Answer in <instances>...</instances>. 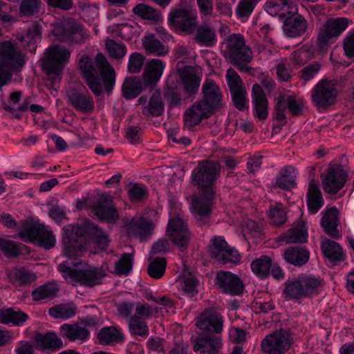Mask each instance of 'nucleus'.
<instances>
[{
  "label": "nucleus",
  "mask_w": 354,
  "mask_h": 354,
  "mask_svg": "<svg viewBox=\"0 0 354 354\" xmlns=\"http://www.w3.org/2000/svg\"><path fill=\"white\" fill-rule=\"evenodd\" d=\"M221 166L218 162L205 160L198 162L192 171V184L204 192L192 199V213L198 225L207 223L212 211L211 201L214 198V183L220 176Z\"/></svg>",
  "instance_id": "f257e3e1"
},
{
  "label": "nucleus",
  "mask_w": 354,
  "mask_h": 354,
  "mask_svg": "<svg viewBox=\"0 0 354 354\" xmlns=\"http://www.w3.org/2000/svg\"><path fill=\"white\" fill-rule=\"evenodd\" d=\"M115 71L102 53H97L94 64L90 65V89L100 96L103 88L109 95L115 83Z\"/></svg>",
  "instance_id": "f03ea898"
},
{
  "label": "nucleus",
  "mask_w": 354,
  "mask_h": 354,
  "mask_svg": "<svg viewBox=\"0 0 354 354\" xmlns=\"http://www.w3.org/2000/svg\"><path fill=\"white\" fill-rule=\"evenodd\" d=\"M63 230L66 235L64 238V254L66 257H79L86 251L88 236L87 219H80L75 225H68Z\"/></svg>",
  "instance_id": "7ed1b4c3"
},
{
  "label": "nucleus",
  "mask_w": 354,
  "mask_h": 354,
  "mask_svg": "<svg viewBox=\"0 0 354 354\" xmlns=\"http://www.w3.org/2000/svg\"><path fill=\"white\" fill-rule=\"evenodd\" d=\"M25 63L24 55L15 43H0V90L10 81L12 73L21 70Z\"/></svg>",
  "instance_id": "20e7f679"
},
{
  "label": "nucleus",
  "mask_w": 354,
  "mask_h": 354,
  "mask_svg": "<svg viewBox=\"0 0 354 354\" xmlns=\"http://www.w3.org/2000/svg\"><path fill=\"white\" fill-rule=\"evenodd\" d=\"M225 44V57L228 58L239 71H248L250 68L246 64L252 60L253 53L245 44L244 37L241 34H232L226 39Z\"/></svg>",
  "instance_id": "39448f33"
},
{
  "label": "nucleus",
  "mask_w": 354,
  "mask_h": 354,
  "mask_svg": "<svg viewBox=\"0 0 354 354\" xmlns=\"http://www.w3.org/2000/svg\"><path fill=\"white\" fill-rule=\"evenodd\" d=\"M70 57V52L60 46L55 45L46 49L41 66L53 83L60 82L64 66Z\"/></svg>",
  "instance_id": "423d86ee"
},
{
  "label": "nucleus",
  "mask_w": 354,
  "mask_h": 354,
  "mask_svg": "<svg viewBox=\"0 0 354 354\" xmlns=\"http://www.w3.org/2000/svg\"><path fill=\"white\" fill-rule=\"evenodd\" d=\"M90 209L100 222L115 224L120 218L113 197L106 192H99L92 196Z\"/></svg>",
  "instance_id": "0eeeda50"
},
{
  "label": "nucleus",
  "mask_w": 354,
  "mask_h": 354,
  "mask_svg": "<svg viewBox=\"0 0 354 354\" xmlns=\"http://www.w3.org/2000/svg\"><path fill=\"white\" fill-rule=\"evenodd\" d=\"M19 235L24 241L37 243L47 250L53 248L56 243L53 231L43 224H24L20 227Z\"/></svg>",
  "instance_id": "6e6552de"
},
{
  "label": "nucleus",
  "mask_w": 354,
  "mask_h": 354,
  "mask_svg": "<svg viewBox=\"0 0 354 354\" xmlns=\"http://www.w3.org/2000/svg\"><path fill=\"white\" fill-rule=\"evenodd\" d=\"M167 21L171 28L189 35L194 32L198 24V13L191 8L176 9L170 12Z\"/></svg>",
  "instance_id": "1a4fd4ad"
},
{
  "label": "nucleus",
  "mask_w": 354,
  "mask_h": 354,
  "mask_svg": "<svg viewBox=\"0 0 354 354\" xmlns=\"http://www.w3.org/2000/svg\"><path fill=\"white\" fill-rule=\"evenodd\" d=\"M347 177V171L342 165L330 162L325 173L321 175L323 189L331 195L337 194L345 185Z\"/></svg>",
  "instance_id": "9d476101"
},
{
  "label": "nucleus",
  "mask_w": 354,
  "mask_h": 354,
  "mask_svg": "<svg viewBox=\"0 0 354 354\" xmlns=\"http://www.w3.org/2000/svg\"><path fill=\"white\" fill-rule=\"evenodd\" d=\"M292 344V335L286 330H277L261 341V350L266 354H284Z\"/></svg>",
  "instance_id": "9b49d317"
},
{
  "label": "nucleus",
  "mask_w": 354,
  "mask_h": 354,
  "mask_svg": "<svg viewBox=\"0 0 354 354\" xmlns=\"http://www.w3.org/2000/svg\"><path fill=\"white\" fill-rule=\"evenodd\" d=\"M348 21L346 18L337 17L328 19L319 30L317 44L324 48L328 44L335 41L337 37L348 27Z\"/></svg>",
  "instance_id": "f8f14e48"
},
{
  "label": "nucleus",
  "mask_w": 354,
  "mask_h": 354,
  "mask_svg": "<svg viewBox=\"0 0 354 354\" xmlns=\"http://www.w3.org/2000/svg\"><path fill=\"white\" fill-rule=\"evenodd\" d=\"M58 270L68 283L86 285L88 282V265L86 262L76 259L72 268L68 261H64L59 265Z\"/></svg>",
  "instance_id": "ddd939ff"
},
{
  "label": "nucleus",
  "mask_w": 354,
  "mask_h": 354,
  "mask_svg": "<svg viewBox=\"0 0 354 354\" xmlns=\"http://www.w3.org/2000/svg\"><path fill=\"white\" fill-rule=\"evenodd\" d=\"M337 95L336 84L331 80H322L314 87L312 100L317 107L326 108L335 103Z\"/></svg>",
  "instance_id": "4468645a"
},
{
  "label": "nucleus",
  "mask_w": 354,
  "mask_h": 354,
  "mask_svg": "<svg viewBox=\"0 0 354 354\" xmlns=\"http://www.w3.org/2000/svg\"><path fill=\"white\" fill-rule=\"evenodd\" d=\"M167 234L178 248L187 247L191 236L187 222L179 216H174L169 220Z\"/></svg>",
  "instance_id": "2eb2a0df"
},
{
  "label": "nucleus",
  "mask_w": 354,
  "mask_h": 354,
  "mask_svg": "<svg viewBox=\"0 0 354 354\" xmlns=\"http://www.w3.org/2000/svg\"><path fill=\"white\" fill-rule=\"evenodd\" d=\"M216 285L221 291L230 295H240L244 290L243 280L229 271H219L216 276Z\"/></svg>",
  "instance_id": "dca6fc26"
},
{
  "label": "nucleus",
  "mask_w": 354,
  "mask_h": 354,
  "mask_svg": "<svg viewBox=\"0 0 354 354\" xmlns=\"http://www.w3.org/2000/svg\"><path fill=\"white\" fill-rule=\"evenodd\" d=\"M154 227L155 225L151 221L142 216L133 217L126 224L127 235L141 241L151 236Z\"/></svg>",
  "instance_id": "f3484780"
},
{
  "label": "nucleus",
  "mask_w": 354,
  "mask_h": 354,
  "mask_svg": "<svg viewBox=\"0 0 354 354\" xmlns=\"http://www.w3.org/2000/svg\"><path fill=\"white\" fill-rule=\"evenodd\" d=\"M214 111L204 102L198 100L194 102L184 113L183 119L185 127L192 128L198 125L202 120L209 118Z\"/></svg>",
  "instance_id": "a211bd4d"
},
{
  "label": "nucleus",
  "mask_w": 354,
  "mask_h": 354,
  "mask_svg": "<svg viewBox=\"0 0 354 354\" xmlns=\"http://www.w3.org/2000/svg\"><path fill=\"white\" fill-rule=\"evenodd\" d=\"M196 326L203 330L221 333L223 328V319L214 309H206L198 317Z\"/></svg>",
  "instance_id": "6ab92c4d"
},
{
  "label": "nucleus",
  "mask_w": 354,
  "mask_h": 354,
  "mask_svg": "<svg viewBox=\"0 0 354 354\" xmlns=\"http://www.w3.org/2000/svg\"><path fill=\"white\" fill-rule=\"evenodd\" d=\"M192 342L193 350L196 354H218L222 346L221 339L212 333L203 334Z\"/></svg>",
  "instance_id": "aec40b11"
},
{
  "label": "nucleus",
  "mask_w": 354,
  "mask_h": 354,
  "mask_svg": "<svg viewBox=\"0 0 354 354\" xmlns=\"http://www.w3.org/2000/svg\"><path fill=\"white\" fill-rule=\"evenodd\" d=\"M202 93L203 99L201 101L204 102L212 110L215 111L221 106L223 95L220 88L214 80H205L202 86Z\"/></svg>",
  "instance_id": "412c9836"
},
{
  "label": "nucleus",
  "mask_w": 354,
  "mask_h": 354,
  "mask_svg": "<svg viewBox=\"0 0 354 354\" xmlns=\"http://www.w3.org/2000/svg\"><path fill=\"white\" fill-rule=\"evenodd\" d=\"M252 103L254 116L261 120H266L268 115V101L259 84L252 86Z\"/></svg>",
  "instance_id": "4be33fe9"
},
{
  "label": "nucleus",
  "mask_w": 354,
  "mask_h": 354,
  "mask_svg": "<svg viewBox=\"0 0 354 354\" xmlns=\"http://www.w3.org/2000/svg\"><path fill=\"white\" fill-rule=\"evenodd\" d=\"M165 64L159 59H152L148 62L142 73L145 86H154L160 79Z\"/></svg>",
  "instance_id": "5701e85b"
},
{
  "label": "nucleus",
  "mask_w": 354,
  "mask_h": 354,
  "mask_svg": "<svg viewBox=\"0 0 354 354\" xmlns=\"http://www.w3.org/2000/svg\"><path fill=\"white\" fill-rule=\"evenodd\" d=\"M9 281L15 287L30 286L36 281L35 272L25 267H17L8 271Z\"/></svg>",
  "instance_id": "b1692460"
},
{
  "label": "nucleus",
  "mask_w": 354,
  "mask_h": 354,
  "mask_svg": "<svg viewBox=\"0 0 354 354\" xmlns=\"http://www.w3.org/2000/svg\"><path fill=\"white\" fill-rule=\"evenodd\" d=\"M322 214L321 225L325 232L335 239H339L341 234L337 229L339 224V212L337 209L335 207H331L322 212Z\"/></svg>",
  "instance_id": "393cba45"
},
{
  "label": "nucleus",
  "mask_w": 354,
  "mask_h": 354,
  "mask_svg": "<svg viewBox=\"0 0 354 354\" xmlns=\"http://www.w3.org/2000/svg\"><path fill=\"white\" fill-rule=\"evenodd\" d=\"M142 45L148 55L162 57L169 52V47L154 34H146L142 39Z\"/></svg>",
  "instance_id": "a878e982"
},
{
  "label": "nucleus",
  "mask_w": 354,
  "mask_h": 354,
  "mask_svg": "<svg viewBox=\"0 0 354 354\" xmlns=\"http://www.w3.org/2000/svg\"><path fill=\"white\" fill-rule=\"evenodd\" d=\"M194 32L193 41L201 46L211 47L217 42L215 30L209 24L197 25Z\"/></svg>",
  "instance_id": "bb28decb"
},
{
  "label": "nucleus",
  "mask_w": 354,
  "mask_h": 354,
  "mask_svg": "<svg viewBox=\"0 0 354 354\" xmlns=\"http://www.w3.org/2000/svg\"><path fill=\"white\" fill-rule=\"evenodd\" d=\"M264 7L267 12L272 16L286 17L290 12H297L296 5L290 0H268Z\"/></svg>",
  "instance_id": "cd10ccee"
},
{
  "label": "nucleus",
  "mask_w": 354,
  "mask_h": 354,
  "mask_svg": "<svg viewBox=\"0 0 354 354\" xmlns=\"http://www.w3.org/2000/svg\"><path fill=\"white\" fill-rule=\"evenodd\" d=\"M291 16L288 17L285 21L284 31L291 37H295L303 34L307 28L306 21L297 12H290Z\"/></svg>",
  "instance_id": "c85d7f7f"
},
{
  "label": "nucleus",
  "mask_w": 354,
  "mask_h": 354,
  "mask_svg": "<svg viewBox=\"0 0 354 354\" xmlns=\"http://www.w3.org/2000/svg\"><path fill=\"white\" fill-rule=\"evenodd\" d=\"M109 243L108 234L97 225L90 223V245H93L95 250L93 254L105 250Z\"/></svg>",
  "instance_id": "c756f323"
},
{
  "label": "nucleus",
  "mask_w": 354,
  "mask_h": 354,
  "mask_svg": "<svg viewBox=\"0 0 354 354\" xmlns=\"http://www.w3.org/2000/svg\"><path fill=\"white\" fill-rule=\"evenodd\" d=\"M180 78L187 93L192 95L198 91L201 80L192 67H184L180 71Z\"/></svg>",
  "instance_id": "7c9ffc66"
},
{
  "label": "nucleus",
  "mask_w": 354,
  "mask_h": 354,
  "mask_svg": "<svg viewBox=\"0 0 354 354\" xmlns=\"http://www.w3.org/2000/svg\"><path fill=\"white\" fill-rule=\"evenodd\" d=\"M308 232L303 221L293 223L292 227L281 236V240L286 243H304L306 241Z\"/></svg>",
  "instance_id": "2f4dec72"
},
{
  "label": "nucleus",
  "mask_w": 354,
  "mask_h": 354,
  "mask_svg": "<svg viewBox=\"0 0 354 354\" xmlns=\"http://www.w3.org/2000/svg\"><path fill=\"white\" fill-rule=\"evenodd\" d=\"M35 342L39 349L43 351H55L63 347L62 340L53 331L37 335L35 337Z\"/></svg>",
  "instance_id": "473e14b6"
},
{
  "label": "nucleus",
  "mask_w": 354,
  "mask_h": 354,
  "mask_svg": "<svg viewBox=\"0 0 354 354\" xmlns=\"http://www.w3.org/2000/svg\"><path fill=\"white\" fill-rule=\"evenodd\" d=\"M307 205L310 214L317 213L324 205L322 194L317 184L312 180L307 192Z\"/></svg>",
  "instance_id": "72a5a7b5"
},
{
  "label": "nucleus",
  "mask_w": 354,
  "mask_h": 354,
  "mask_svg": "<svg viewBox=\"0 0 354 354\" xmlns=\"http://www.w3.org/2000/svg\"><path fill=\"white\" fill-rule=\"evenodd\" d=\"M321 249L324 257L332 262H339L344 259L342 247L333 240L326 238L322 239Z\"/></svg>",
  "instance_id": "f704fd0d"
},
{
  "label": "nucleus",
  "mask_w": 354,
  "mask_h": 354,
  "mask_svg": "<svg viewBox=\"0 0 354 354\" xmlns=\"http://www.w3.org/2000/svg\"><path fill=\"white\" fill-rule=\"evenodd\" d=\"M99 344L102 345H113L124 339L120 328L114 326H105L100 329L97 335Z\"/></svg>",
  "instance_id": "c9c22d12"
},
{
  "label": "nucleus",
  "mask_w": 354,
  "mask_h": 354,
  "mask_svg": "<svg viewBox=\"0 0 354 354\" xmlns=\"http://www.w3.org/2000/svg\"><path fill=\"white\" fill-rule=\"evenodd\" d=\"M283 255L287 262L296 266L306 264L309 259V252L302 247H289Z\"/></svg>",
  "instance_id": "e433bc0d"
},
{
  "label": "nucleus",
  "mask_w": 354,
  "mask_h": 354,
  "mask_svg": "<svg viewBox=\"0 0 354 354\" xmlns=\"http://www.w3.org/2000/svg\"><path fill=\"white\" fill-rule=\"evenodd\" d=\"M295 169L288 165L280 169L276 177V185L285 190L293 187L295 185Z\"/></svg>",
  "instance_id": "4c0bfd02"
},
{
  "label": "nucleus",
  "mask_w": 354,
  "mask_h": 354,
  "mask_svg": "<svg viewBox=\"0 0 354 354\" xmlns=\"http://www.w3.org/2000/svg\"><path fill=\"white\" fill-rule=\"evenodd\" d=\"M60 335L71 341L85 339L87 330L77 324H64L59 327Z\"/></svg>",
  "instance_id": "58836bf2"
},
{
  "label": "nucleus",
  "mask_w": 354,
  "mask_h": 354,
  "mask_svg": "<svg viewBox=\"0 0 354 354\" xmlns=\"http://www.w3.org/2000/svg\"><path fill=\"white\" fill-rule=\"evenodd\" d=\"M59 292L58 286L53 282L41 285L32 291V299L35 301L50 299L55 297Z\"/></svg>",
  "instance_id": "ea45409f"
},
{
  "label": "nucleus",
  "mask_w": 354,
  "mask_h": 354,
  "mask_svg": "<svg viewBox=\"0 0 354 354\" xmlns=\"http://www.w3.org/2000/svg\"><path fill=\"white\" fill-rule=\"evenodd\" d=\"M77 306L71 302L55 305L48 310L49 315L54 319H68L76 315Z\"/></svg>",
  "instance_id": "a19ab883"
},
{
  "label": "nucleus",
  "mask_w": 354,
  "mask_h": 354,
  "mask_svg": "<svg viewBox=\"0 0 354 354\" xmlns=\"http://www.w3.org/2000/svg\"><path fill=\"white\" fill-rule=\"evenodd\" d=\"M142 89V84L139 78L127 77L122 86V95L127 100L133 99L141 93Z\"/></svg>",
  "instance_id": "79ce46f5"
},
{
  "label": "nucleus",
  "mask_w": 354,
  "mask_h": 354,
  "mask_svg": "<svg viewBox=\"0 0 354 354\" xmlns=\"http://www.w3.org/2000/svg\"><path fill=\"white\" fill-rule=\"evenodd\" d=\"M164 112L161 94L156 91L150 97L149 104L143 107L142 113L146 116L158 117Z\"/></svg>",
  "instance_id": "37998d69"
},
{
  "label": "nucleus",
  "mask_w": 354,
  "mask_h": 354,
  "mask_svg": "<svg viewBox=\"0 0 354 354\" xmlns=\"http://www.w3.org/2000/svg\"><path fill=\"white\" fill-rule=\"evenodd\" d=\"M133 12L140 18L155 23L161 21L162 15L160 11L145 3L136 5Z\"/></svg>",
  "instance_id": "c03bdc74"
},
{
  "label": "nucleus",
  "mask_w": 354,
  "mask_h": 354,
  "mask_svg": "<svg viewBox=\"0 0 354 354\" xmlns=\"http://www.w3.org/2000/svg\"><path fill=\"white\" fill-rule=\"evenodd\" d=\"M272 267V260L268 256H261L251 263L252 272L261 278L268 276Z\"/></svg>",
  "instance_id": "a18cd8bd"
},
{
  "label": "nucleus",
  "mask_w": 354,
  "mask_h": 354,
  "mask_svg": "<svg viewBox=\"0 0 354 354\" xmlns=\"http://www.w3.org/2000/svg\"><path fill=\"white\" fill-rule=\"evenodd\" d=\"M67 96L70 103L77 111L86 113L88 111V100L83 93L75 89L67 91Z\"/></svg>",
  "instance_id": "49530a36"
},
{
  "label": "nucleus",
  "mask_w": 354,
  "mask_h": 354,
  "mask_svg": "<svg viewBox=\"0 0 354 354\" xmlns=\"http://www.w3.org/2000/svg\"><path fill=\"white\" fill-rule=\"evenodd\" d=\"M127 192L130 201L133 203L147 200L149 195L147 187L140 183H129L127 187Z\"/></svg>",
  "instance_id": "de8ad7c7"
},
{
  "label": "nucleus",
  "mask_w": 354,
  "mask_h": 354,
  "mask_svg": "<svg viewBox=\"0 0 354 354\" xmlns=\"http://www.w3.org/2000/svg\"><path fill=\"white\" fill-rule=\"evenodd\" d=\"M302 289L305 297L316 294L319 288L322 286V280L315 277L299 276Z\"/></svg>",
  "instance_id": "09e8293b"
},
{
  "label": "nucleus",
  "mask_w": 354,
  "mask_h": 354,
  "mask_svg": "<svg viewBox=\"0 0 354 354\" xmlns=\"http://www.w3.org/2000/svg\"><path fill=\"white\" fill-rule=\"evenodd\" d=\"M299 277L288 280L285 283L284 293L290 298L299 299L305 297Z\"/></svg>",
  "instance_id": "8fccbe9b"
},
{
  "label": "nucleus",
  "mask_w": 354,
  "mask_h": 354,
  "mask_svg": "<svg viewBox=\"0 0 354 354\" xmlns=\"http://www.w3.org/2000/svg\"><path fill=\"white\" fill-rule=\"evenodd\" d=\"M313 57V53L308 46H302L298 50L294 51L292 54V63L299 67L304 65Z\"/></svg>",
  "instance_id": "3c124183"
},
{
  "label": "nucleus",
  "mask_w": 354,
  "mask_h": 354,
  "mask_svg": "<svg viewBox=\"0 0 354 354\" xmlns=\"http://www.w3.org/2000/svg\"><path fill=\"white\" fill-rule=\"evenodd\" d=\"M167 262L163 257H157L151 261L148 266V274L154 279L161 278L166 269Z\"/></svg>",
  "instance_id": "603ef678"
},
{
  "label": "nucleus",
  "mask_w": 354,
  "mask_h": 354,
  "mask_svg": "<svg viewBox=\"0 0 354 354\" xmlns=\"http://www.w3.org/2000/svg\"><path fill=\"white\" fill-rule=\"evenodd\" d=\"M105 46L110 57L121 59L127 54V48L124 44L115 42L114 40L107 39L105 41Z\"/></svg>",
  "instance_id": "864d4df0"
},
{
  "label": "nucleus",
  "mask_w": 354,
  "mask_h": 354,
  "mask_svg": "<svg viewBox=\"0 0 354 354\" xmlns=\"http://www.w3.org/2000/svg\"><path fill=\"white\" fill-rule=\"evenodd\" d=\"M133 254L124 253L115 263V272L120 275H127L132 270Z\"/></svg>",
  "instance_id": "5fc2aeb1"
},
{
  "label": "nucleus",
  "mask_w": 354,
  "mask_h": 354,
  "mask_svg": "<svg viewBox=\"0 0 354 354\" xmlns=\"http://www.w3.org/2000/svg\"><path fill=\"white\" fill-rule=\"evenodd\" d=\"M268 216L270 223L274 226L283 225L286 221V213L281 204L270 207Z\"/></svg>",
  "instance_id": "6e6d98bb"
},
{
  "label": "nucleus",
  "mask_w": 354,
  "mask_h": 354,
  "mask_svg": "<svg viewBox=\"0 0 354 354\" xmlns=\"http://www.w3.org/2000/svg\"><path fill=\"white\" fill-rule=\"evenodd\" d=\"M135 313L131 319L146 321L153 315L152 307L146 302H138L136 304Z\"/></svg>",
  "instance_id": "4d7b16f0"
},
{
  "label": "nucleus",
  "mask_w": 354,
  "mask_h": 354,
  "mask_svg": "<svg viewBox=\"0 0 354 354\" xmlns=\"http://www.w3.org/2000/svg\"><path fill=\"white\" fill-rule=\"evenodd\" d=\"M41 35V26L37 24H34L31 27H30L27 32L25 35H19L17 36V39L24 42L28 46H30L32 44H35L37 41L40 39Z\"/></svg>",
  "instance_id": "13d9d810"
},
{
  "label": "nucleus",
  "mask_w": 354,
  "mask_h": 354,
  "mask_svg": "<svg viewBox=\"0 0 354 354\" xmlns=\"http://www.w3.org/2000/svg\"><path fill=\"white\" fill-rule=\"evenodd\" d=\"M261 0H240L236 8L239 18L248 17Z\"/></svg>",
  "instance_id": "bf43d9fd"
},
{
  "label": "nucleus",
  "mask_w": 354,
  "mask_h": 354,
  "mask_svg": "<svg viewBox=\"0 0 354 354\" xmlns=\"http://www.w3.org/2000/svg\"><path fill=\"white\" fill-rule=\"evenodd\" d=\"M180 283L183 290L188 295L194 296L197 293L196 286L198 281L191 273L184 274L181 277Z\"/></svg>",
  "instance_id": "052dcab7"
},
{
  "label": "nucleus",
  "mask_w": 354,
  "mask_h": 354,
  "mask_svg": "<svg viewBox=\"0 0 354 354\" xmlns=\"http://www.w3.org/2000/svg\"><path fill=\"white\" fill-rule=\"evenodd\" d=\"M129 329L131 335L139 337H147L149 330L146 321L131 319L129 322Z\"/></svg>",
  "instance_id": "680f3d73"
},
{
  "label": "nucleus",
  "mask_w": 354,
  "mask_h": 354,
  "mask_svg": "<svg viewBox=\"0 0 354 354\" xmlns=\"http://www.w3.org/2000/svg\"><path fill=\"white\" fill-rule=\"evenodd\" d=\"M212 242L210 253L212 257L218 261V259L223 255L224 252L227 249L229 245L223 236H215L212 240Z\"/></svg>",
  "instance_id": "e2e57ef3"
},
{
  "label": "nucleus",
  "mask_w": 354,
  "mask_h": 354,
  "mask_svg": "<svg viewBox=\"0 0 354 354\" xmlns=\"http://www.w3.org/2000/svg\"><path fill=\"white\" fill-rule=\"evenodd\" d=\"M226 80L230 93L245 88L241 78L233 68L227 71Z\"/></svg>",
  "instance_id": "0e129e2a"
},
{
  "label": "nucleus",
  "mask_w": 354,
  "mask_h": 354,
  "mask_svg": "<svg viewBox=\"0 0 354 354\" xmlns=\"http://www.w3.org/2000/svg\"><path fill=\"white\" fill-rule=\"evenodd\" d=\"M277 78L281 82H288L291 79V69L287 60L279 59L274 66Z\"/></svg>",
  "instance_id": "69168bd1"
},
{
  "label": "nucleus",
  "mask_w": 354,
  "mask_h": 354,
  "mask_svg": "<svg viewBox=\"0 0 354 354\" xmlns=\"http://www.w3.org/2000/svg\"><path fill=\"white\" fill-rule=\"evenodd\" d=\"M145 57L139 53H133L129 57L128 71L131 73H138L141 71L145 62Z\"/></svg>",
  "instance_id": "338daca9"
},
{
  "label": "nucleus",
  "mask_w": 354,
  "mask_h": 354,
  "mask_svg": "<svg viewBox=\"0 0 354 354\" xmlns=\"http://www.w3.org/2000/svg\"><path fill=\"white\" fill-rule=\"evenodd\" d=\"M322 64L318 62H315L302 68L299 73V77L305 82L313 79L320 71Z\"/></svg>",
  "instance_id": "774afa93"
}]
</instances>
